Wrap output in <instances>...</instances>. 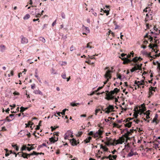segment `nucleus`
Wrapping results in <instances>:
<instances>
[{
  "label": "nucleus",
  "instance_id": "1",
  "mask_svg": "<svg viewBox=\"0 0 160 160\" xmlns=\"http://www.w3.org/2000/svg\"><path fill=\"white\" fill-rule=\"evenodd\" d=\"M119 58H121V60L122 61H123L122 64H126L128 63L129 62H130L132 61L135 62L136 60V59L137 58V57H135L133 58L132 60H131L130 59L127 58L126 57H123V58H121L120 57Z\"/></svg>",
  "mask_w": 160,
  "mask_h": 160
},
{
  "label": "nucleus",
  "instance_id": "2",
  "mask_svg": "<svg viewBox=\"0 0 160 160\" xmlns=\"http://www.w3.org/2000/svg\"><path fill=\"white\" fill-rule=\"evenodd\" d=\"M114 109V106L112 105H109L108 107L105 109V110H107L105 112L108 114L110 112V110H113Z\"/></svg>",
  "mask_w": 160,
  "mask_h": 160
},
{
  "label": "nucleus",
  "instance_id": "3",
  "mask_svg": "<svg viewBox=\"0 0 160 160\" xmlns=\"http://www.w3.org/2000/svg\"><path fill=\"white\" fill-rule=\"evenodd\" d=\"M106 96L105 99L108 100H113L116 98L115 96L108 93H106Z\"/></svg>",
  "mask_w": 160,
  "mask_h": 160
},
{
  "label": "nucleus",
  "instance_id": "4",
  "mask_svg": "<svg viewBox=\"0 0 160 160\" xmlns=\"http://www.w3.org/2000/svg\"><path fill=\"white\" fill-rule=\"evenodd\" d=\"M112 71L109 70H107L105 74L104 75V77L105 78H109V79H111L112 76L110 74V73H112Z\"/></svg>",
  "mask_w": 160,
  "mask_h": 160
},
{
  "label": "nucleus",
  "instance_id": "5",
  "mask_svg": "<svg viewBox=\"0 0 160 160\" xmlns=\"http://www.w3.org/2000/svg\"><path fill=\"white\" fill-rule=\"evenodd\" d=\"M70 141L71 144L72 146H76L79 143V141L77 142L76 140L74 138L71 139Z\"/></svg>",
  "mask_w": 160,
  "mask_h": 160
},
{
  "label": "nucleus",
  "instance_id": "6",
  "mask_svg": "<svg viewBox=\"0 0 160 160\" xmlns=\"http://www.w3.org/2000/svg\"><path fill=\"white\" fill-rule=\"evenodd\" d=\"M114 140L116 141L117 142L116 144H122L123 142H124L125 141V139L124 138H123L122 137H120L118 139L116 140V139H115Z\"/></svg>",
  "mask_w": 160,
  "mask_h": 160
},
{
  "label": "nucleus",
  "instance_id": "7",
  "mask_svg": "<svg viewBox=\"0 0 160 160\" xmlns=\"http://www.w3.org/2000/svg\"><path fill=\"white\" fill-rule=\"evenodd\" d=\"M22 38L21 39V42L22 44H26L28 42V39L27 38L24 37L22 36Z\"/></svg>",
  "mask_w": 160,
  "mask_h": 160
},
{
  "label": "nucleus",
  "instance_id": "8",
  "mask_svg": "<svg viewBox=\"0 0 160 160\" xmlns=\"http://www.w3.org/2000/svg\"><path fill=\"white\" fill-rule=\"evenodd\" d=\"M115 90H118V91L117 92H118L120 91L119 89H118L117 88H115L113 90L109 92V93L108 94H110V95H113L114 93H116L115 91Z\"/></svg>",
  "mask_w": 160,
  "mask_h": 160
},
{
  "label": "nucleus",
  "instance_id": "9",
  "mask_svg": "<svg viewBox=\"0 0 160 160\" xmlns=\"http://www.w3.org/2000/svg\"><path fill=\"white\" fill-rule=\"evenodd\" d=\"M18 134H20L21 137H23L26 135L25 131L24 130H21L18 133Z\"/></svg>",
  "mask_w": 160,
  "mask_h": 160
},
{
  "label": "nucleus",
  "instance_id": "10",
  "mask_svg": "<svg viewBox=\"0 0 160 160\" xmlns=\"http://www.w3.org/2000/svg\"><path fill=\"white\" fill-rule=\"evenodd\" d=\"M6 50V47L3 45H1L0 46V51L2 52H4Z\"/></svg>",
  "mask_w": 160,
  "mask_h": 160
},
{
  "label": "nucleus",
  "instance_id": "11",
  "mask_svg": "<svg viewBox=\"0 0 160 160\" xmlns=\"http://www.w3.org/2000/svg\"><path fill=\"white\" fill-rule=\"evenodd\" d=\"M37 10L38 11V10L37 8H33L31 12V14L32 15H37Z\"/></svg>",
  "mask_w": 160,
  "mask_h": 160
},
{
  "label": "nucleus",
  "instance_id": "12",
  "mask_svg": "<svg viewBox=\"0 0 160 160\" xmlns=\"http://www.w3.org/2000/svg\"><path fill=\"white\" fill-rule=\"evenodd\" d=\"M56 140H55V139L54 138L52 137L51 138H49V141H50L51 142L54 143L55 142H56L58 140V137L56 138Z\"/></svg>",
  "mask_w": 160,
  "mask_h": 160
},
{
  "label": "nucleus",
  "instance_id": "13",
  "mask_svg": "<svg viewBox=\"0 0 160 160\" xmlns=\"http://www.w3.org/2000/svg\"><path fill=\"white\" fill-rule=\"evenodd\" d=\"M153 87L152 86H151L150 88H149V96L148 97H150L153 94L154 92H152V89Z\"/></svg>",
  "mask_w": 160,
  "mask_h": 160
},
{
  "label": "nucleus",
  "instance_id": "14",
  "mask_svg": "<svg viewBox=\"0 0 160 160\" xmlns=\"http://www.w3.org/2000/svg\"><path fill=\"white\" fill-rule=\"evenodd\" d=\"M92 139V137L89 136L86 139H85L84 140V142H85V143H87L88 142H89Z\"/></svg>",
  "mask_w": 160,
  "mask_h": 160
},
{
  "label": "nucleus",
  "instance_id": "15",
  "mask_svg": "<svg viewBox=\"0 0 160 160\" xmlns=\"http://www.w3.org/2000/svg\"><path fill=\"white\" fill-rule=\"evenodd\" d=\"M33 92L34 93H35V94H40L42 95V92L40 91L39 89H38V90H34V91Z\"/></svg>",
  "mask_w": 160,
  "mask_h": 160
},
{
  "label": "nucleus",
  "instance_id": "16",
  "mask_svg": "<svg viewBox=\"0 0 160 160\" xmlns=\"http://www.w3.org/2000/svg\"><path fill=\"white\" fill-rule=\"evenodd\" d=\"M29 108V107H27L26 108H24L23 107H21L20 108V112H24V111L28 109Z\"/></svg>",
  "mask_w": 160,
  "mask_h": 160
},
{
  "label": "nucleus",
  "instance_id": "17",
  "mask_svg": "<svg viewBox=\"0 0 160 160\" xmlns=\"http://www.w3.org/2000/svg\"><path fill=\"white\" fill-rule=\"evenodd\" d=\"M149 111H150L148 110L144 113V114L146 115V118L147 119H148L150 118L149 116V115L150 114V113L149 112Z\"/></svg>",
  "mask_w": 160,
  "mask_h": 160
},
{
  "label": "nucleus",
  "instance_id": "18",
  "mask_svg": "<svg viewBox=\"0 0 160 160\" xmlns=\"http://www.w3.org/2000/svg\"><path fill=\"white\" fill-rule=\"evenodd\" d=\"M158 114H156L154 118L153 119V120L152 122V123H153L154 122H156V121L157 120L158 118Z\"/></svg>",
  "mask_w": 160,
  "mask_h": 160
},
{
  "label": "nucleus",
  "instance_id": "19",
  "mask_svg": "<svg viewBox=\"0 0 160 160\" xmlns=\"http://www.w3.org/2000/svg\"><path fill=\"white\" fill-rule=\"evenodd\" d=\"M36 152L33 151L32 153H31L30 154H28V153H24V154H25L26 155H27V156H28L29 157H30L31 156H32L33 155H35Z\"/></svg>",
  "mask_w": 160,
  "mask_h": 160
},
{
  "label": "nucleus",
  "instance_id": "20",
  "mask_svg": "<svg viewBox=\"0 0 160 160\" xmlns=\"http://www.w3.org/2000/svg\"><path fill=\"white\" fill-rule=\"evenodd\" d=\"M132 124V122H129L128 123H127L126 124H125V125L126 127H128V128H129L131 127Z\"/></svg>",
  "mask_w": 160,
  "mask_h": 160
},
{
  "label": "nucleus",
  "instance_id": "21",
  "mask_svg": "<svg viewBox=\"0 0 160 160\" xmlns=\"http://www.w3.org/2000/svg\"><path fill=\"white\" fill-rule=\"evenodd\" d=\"M33 124V123L30 121H29L28 123H26L25 125H26V128L28 127L30 125H32Z\"/></svg>",
  "mask_w": 160,
  "mask_h": 160
},
{
  "label": "nucleus",
  "instance_id": "22",
  "mask_svg": "<svg viewBox=\"0 0 160 160\" xmlns=\"http://www.w3.org/2000/svg\"><path fill=\"white\" fill-rule=\"evenodd\" d=\"M42 146L47 147L46 144L45 143H43L42 144L39 145L37 148L38 150L39 149L41 148H42Z\"/></svg>",
  "mask_w": 160,
  "mask_h": 160
},
{
  "label": "nucleus",
  "instance_id": "23",
  "mask_svg": "<svg viewBox=\"0 0 160 160\" xmlns=\"http://www.w3.org/2000/svg\"><path fill=\"white\" fill-rule=\"evenodd\" d=\"M133 155V152L132 151V150L131 149V150L130 152L128 154L127 157H132Z\"/></svg>",
  "mask_w": 160,
  "mask_h": 160
},
{
  "label": "nucleus",
  "instance_id": "24",
  "mask_svg": "<svg viewBox=\"0 0 160 160\" xmlns=\"http://www.w3.org/2000/svg\"><path fill=\"white\" fill-rule=\"evenodd\" d=\"M30 17V16L29 14H26L23 17V19L25 20L28 19Z\"/></svg>",
  "mask_w": 160,
  "mask_h": 160
},
{
  "label": "nucleus",
  "instance_id": "25",
  "mask_svg": "<svg viewBox=\"0 0 160 160\" xmlns=\"http://www.w3.org/2000/svg\"><path fill=\"white\" fill-rule=\"evenodd\" d=\"M136 65L139 68V70H142V63L140 64H138L137 63H135Z\"/></svg>",
  "mask_w": 160,
  "mask_h": 160
},
{
  "label": "nucleus",
  "instance_id": "26",
  "mask_svg": "<svg viewBox=\"0 0 160 160\" xmlns=\"http://www.w3.org/2000/svg\"><path fill=\"white\" fill-rule=\"evenodd\" d=\"M44 12V11L43 10H42L41 12V14H40L39 13H38L37 14V15H36L35 17H36V18H39V17H40L42 15V13Z\"/></svg>",
  "mask_w": 160,
  "mask_h": 160
},
{
  "label": "nucleus",
  "instance_id": "27",
  "mask_svg": "<svg viewBox=\"0 0 160 160\" xmlns=\"http://www.w3.org/2000/svg\"><path fill=\"white\" fill-rule=\"evenodd\" d=\"M83 27H84V28L86 29V32H87V33H89L90 32V31L89 29V28L88 27H85L84 25H83Z\"/></svg>",
  "mask_w": 160,
  "mask_h": 160
},
{
  "label": "nucleus",
  "instance_id": "28",
  "mask_svg": "<svg viewBox=\"0 0 160 160\" xmlns=\"http://www.w3.org/2000/svg\"><path fill=\"white\" fill-rule=\"evenodd\" d=\"M142 60V58H141L140 57H139L138 58L137 57V58L136 59V60L135 62H133L135 63H136L138 62V61H141V60Z\"/></svg>",
  "mask_w": 160,
  "mask_h": 160
},
{
  "label": "nucleus",
  "instance_id": "29",
  "mask_svg": "<svg viewBox=\"0 0 160 160\" xmlns=\"http://www.w3.org/2000/svg\"><path fill=\"white\" fill-rule=\"evenodd\" d=\"M110 9H108L107 10H105L104 11V12L106 13V16H108L109 13V11H110Z\"/></svg>",
  "mask_w": 160,
  "mask_h": 160
},
{
  "label": "nucleus",
  "instance_id": "30",
  "mask_svg": "<svg viewBox=\"0 0 160 160\" xmlns=\"http://www.w3.org/2000/svg\"><path fill=\"white\" fill-rule=\"evenodd\" d=\"M21 152L22 153V154L21 156V157L23 158H28L27 155L24 154V153H26L23 152Z\"/></svg>",
  "mask_w": 160,
  "mask_h": 160
},
{
  "label": "nucleus",
  "instance_id": "31",
  "mask_svg": "<svg viewBox=\"0 0 160 160\" xmlns=\"http://www.w3.org/2000/svg\"><path fill=\"white\" fill-rule=\"evenodd\" d=\"M82 134V131H79L78 132V134H76V136L77 137H80Z\"/></svg>",
  "mask_w": 160,
  "mask_h": 160
},
{
  "label": "nucleus",
  "instance_id": "32",
  "mask_svg": "<svg viewBox=\"0 0 160 160\" xmlns=\"http://www.w3.org/2000/svg\"><path fill=\"white\" fill-rule=\"evenodd\" d=\"M67 110H68V109H67L66 108L64 109H63V110H62V112H61V114H62V115L63 116L65 115V112Z\"/></svg>",
  "mask_w": 160,
  "mask_h": 160
},
{
  "label": "nucleus",
  "instance_id": "33",
  "mask_svg": "<svg viewBox=\"0 0 160 160\" xmlns=\"http://www.w3.org/2000/svg\"><path fill=\"white\" fill-rule=\"evenodd\" d=\"M117 78H119L122 80V76L120 74H117Z\"/></svg>",
  "mask_w": 160,
  "mask_h": 160
},
{
  "label": "nucleus",
  "instance_id": "34",
  "mask_svg": "<svg viewBox=\"0 0 160 160\" xmlns=\"http://www.w3.org/2000/svg\"><path fill=\"white\" fill-rule=\"evenodd\" d=\"M90 42H89L87 44V46L85 47H83L82 48H83V49L84 48H92V47H91L90 46H89V44H90Z\"/></svg>",
  "mask_w": 160,
  "mask_h": 160
},
{
  "label": "nucleus",
  "instance_id": "35",
  "mask_svg": "<svg viewBox=\"0 0 160 160\" xmlns=\"http://www.w3.org/2000/svg\"><path fill=\"white\" fill-rule=\"evenodd\" d=\"M35 148H31L29 147H27V149L28 151H30L34 149Z\"/></svg>",
  "mask_w": 160,
  "mask_h": 160
},
{
  "label": "nucleus",
  "instance_id": "36",
  "mask_svg": "<svg viewBox=\"0 0 160 160\" xmlns=\"http://www.w3.org/2000/svg\"><path fill=\"white\" fill-rule=\"evenodd\" d=\"M149 11H150V9L149 7H147L143 10V11L145 12H149Z\"/></svg>",
  "mask_w": 160,
  "mask_h": 160
},
{
  "label": "nucleus",
  "instance_id": "37",
  "mask_svg": "<svg viewBox=\"0 0 160 160\" xmlns=\"http://www.w3.org/2000/svg\"><path fill=\"white\" fill-rule=\"evenodd\" d=\"M40 40L42 41L43 42H46L45 39L44 38L41 37L39 38Z\"/></svg>",
  "mask_w": 160,
  "mask_h": 160
},
{
  "label": "nucleus",
  "instance_id": "38",
  "mask_svg": "<svg viewBox=\"0 0 160 160\" xmlns=\"http://www.w3.org/2000/svg\"><path fill=\"white\" fill-rule=\"evenodd\" d=\"M26 149H27V147L24 145L21 148V151H22L25 150Z\"/></svg>",
  "mask_w": 160,
  "mask_h": 160
},
{
  "label": "nucleus",
  "instance_id": "39",
  "mask_svg": "<svg viewBox=\"0 0 160 160\" xmlns=\"http://www.w3.org/2000/svg\"><path fill=\"white\" fill-rule=\"evenodd\" d=\"M62 78H63L64 79H66L67 78L65 72L63 74H62Z\"/></svg>",
  "mask_w": 160,
  "mask_h": 160
},
{
  "label": "nucleus",
  "instance_id": "40",
  "mask_svg": "<svg viewBox=\"0 0 160 160\" xmlns=\"http://www.w3.org/2000/svg\"><path fill=\"white\" fill-rule=\"evenodd\" d=\"M97 132L93 133V136L95 138L98 137L99 136Z\"/></svg>",
  "mask_w": 160,
  "mask_h": 160
},
{
  "label": "nucleus",
  "instance_id": "41",
  "mask_svg": "<svg viewBox=\"0 0 160 160\" xmlns=\"http://www.w3.org/2000/svg\"><path fill=\"white\" fill-rule=\"evenodd\" d=\"M133 68V69L134 70H135V71L138 70H139V68H138V67L136 65H135L134 67L133 68Z\"/></svg>",
  "mask_w": 160,
  "mask_h": 160
},
{
  "label": "nucleus",
  "instance_id": "42",
  "mask_svg": "<svg viewBox=\"0 0 160 160\" xmlns=\"http://www.w3.org/2000/svg\"><path fill=\"white\" fill-rule=\"evenodd\" d=\"M61 17L63 19H64L65 18V15L63 12H62L61 13Z\"/></svg>",
  "mask_w": 160,
  "mask_h": 160
},
{
  "label": "nucleus",
  "instance_id": "43",
  "mask_svg": "<svg viewBox=\"0 0 160 160\" xmlns=\"http://www.w3.org/2000/svg\"><path fill=\"white\" fill-rule=\"evenodd\" d=\"M35 77H36L37 78V79H38V81L40 83H42L40 78L38 77V76H36V75H35Z\"/></svg>",
  "mask_w": 160,
  "mask_h": 160
},
{
  "label": "nucleus",
  "instance_id": "44",
  "mask_svg": "<svg viewBox=\"0 0 160 160\" xmlns=\"http://www.w3.org/2000/svg\"><path fill=\"white\" fill-rule=\"evenodd\" d=\"M70 105L72 107H75L76 106V103L73 102H71L70 103Z\"/></svg>",
  "mask_w": 160,
  "mask_h": 160
},
{
  "label": "nucleus",
  "instance_id": "45",
  "mask_svg": "<svg viewBox=\"0 0 160 160\" xmlns=\"http://www.w3.org/2000/svg\"><path fill=\"white\" fill-rule=\"evenodd\" d=\"M104 87V85H103V86H101V87H99L97 89V90H96L95 91V92H98V91H99L100 89H102V88L103 87Z\"/></svg>",
  "mask_w": 160,
  "mask_h": 160
},
{
  "label": "nucleus",
  "instance_id": "46",
  "mask_svg": "<svg viewBox=\"0 0 160 160\" xmlns=\"http://www.w3.org/2000/svg\"><path fill=\"white\" fill-rule=\"evenodd\" d=\"M133 116H134L135 118H138V113H134L133 114Z\"/></svg>",
  "mask_w": 160,
  "mask_h": 160
},
{
  "label": "nucleus",
  "instance_id": "47",
  "mask_svg": "<svg viewBox=\"0 0 160 160\" xmlns=\"http://www.w3.org/2000/svg\"><path fill=\"white\" fill-rule=\"evenodd\" d=\"M101 110V109L100 108H99L98 109H96L95 111V114L96 115H97V114L98 113V112Z\"/></svg>",
  "mask_w": 160,
  "mask_h": 160
},
{
  "label": "nucleus",
  "instance_id": "48",
  "mask_svg": "<svg viewBox=\"0 0 160 160\" xmlns=\"http://www.w3.org/2000/svg\"><path fill=\"white\" fill-rule=\"evenodd\" d=\"M97 132L98 134V135H99L101 134L102 133V131L100 129H99L98 131Z\"/></svg>",
  "mask_w": 160,
  "mask_h": 160
},
{
  "label": "nucleus",
  "instance_id": "49",
  "mask_svg": "<svg viewBox=\"0 0 160 160\" xmlns=\"http://www.w3.org/2000/svg\"><path fill=\"white\" fill-rule=\"evenodd\" d=\"M157 63L158 65H160V63H159L158 61H156V62H153V64L154 65H156V64Z\"/></svg>",
  "mask_w": 160,
  "mask_h": 160
},
{
  "label": "nucleus",
  "instance_id": "50",
  "mask_svg": "<svg viewBox=\"0 0 160 160\" xmlns=\"http://www.w3.org/2000/svg\"><path fill=\"white\" fill-rule=\"evenodd\" d=\"M131 132L127 131V133H125L124 135L128 136V135H129L130 134H131Z\"/></svg>",
  "mask_w": 160,
  "mask_h": 160
},
{
  "label": "nucleus",
  "instance_id": "51",
  "mask_svg": "<svg viewBox=\"0 0 160 160\" xmlns=\"http://www.w3.org/2000/svg\"><path fill=\"white\" fill-rule=\"evenodd\" d=\"M35 155H41V154H43V155H44V153H42V152H36V153H35Z\"/></svg>",
  "mask_w": 160,
  "mask_h": 160
},
{
  "label": "nucleus",
  "instance_id": "52",
  "mask_svg": "<svg viewBox=\"0 0 160 160\" xmlns=\"http://www.w3.org/2000/svg\"><path fill=\"white\" fill-rule=\"evenodd\" d=\"M93 132L91 131L88 133V135L89 136H93Z\"/></svg>",
  "mask_w": 160,
  "mask_h": 160
},
{
  "label": "nucleus",
  "instance_id": "53",
  "mask_svg": "<svg viewBox=\"0 0 160 160\" xmlns=\"http://www.w3.org/2000/svg\"><path fill=\"white\" fill-rule=\"evenodd\" d=\"M154 145L155 149H157L158 148V144H154Z\"/></svg>",
  "mask_w": 160,
  "mask_h": 160
},
{
  "label": "nucleus",
  "instance_id": "54",
  "mask_svg": "<svg viewBox=\"0 0 160 160\" xmlns=\"http://www.w3.org/2000/svg\"><path fill=\"white\" fill-rule=\"evenodd\" d=\"M13 94L14 95H19L20 94L17 92H15L13 93Z\"/></svg>",
  "mask_w": 160,
  "mask_h": 160
},
{
  "label": "nucleus",
  "instance_id": "55",
  "mask_svg": "<svg viewBox=\"0 0 160 160\" xmlns=\"http://www.w3.org/2000/svg\"><path fill=\"white\" fill-rule=\"evenodd\" d=\"M126 142H128V140H130V137H129L128 136H126Z\"/></svg>",
  "mask_w": 160,
  "mask_h": 160
},
{
  "label": "nucleus",
  "instance_id": "56",
  "mask_svg": "<svg viewBox=\"0 0 160 160\" xmlns=\"http://www.w3.org/2000/svg\"><path fill=\"white\" fill-rule=\"evenodd\" d=\"M85 62L90 64H91V60L88 59V60L85 61Z\"/></svg>",
  "mask_w": 160,
  "mask_h": 160
},
{
  "label": "nucleus",
  "instance_id": "57",
  "mask_svg": "<svg viewBox=\"0 0 160 160\" xmlns=\"http://www.w3.org/2000/svg\"><path fill=\"white\" fill-rule=\"evenodd\" d=\"M107 79V80L106 81L104 82V85L106 84L107 82L109 81V79H110L109 78H106Z\"/></svg>",
  "mask_w": 160,
  "mask_h": 160
},
{
  "label": "nucleus",
  "instance_id": "58",
  "mask_svg": "<svg viewBox=\"0 0 160 160\" xmlns=\"http://www.w3.org/2000/svg\"><path fill=\"white\" fill-rule=\"evenodd\" d=\"M137 82H138V85L139 84L140 85H144V84L143 83L141 82V81H138Z\"/></svg>",
  "mask_w": 160,
  "mask_h": 160
},
{
  "label": "nucleus",
  "instance_id": "59",
  "mask_svg": "<svg viewBox=\"0 0 160 160\" xmlns=\"http://www.w3.org/2000/svg\"><path fill=\"white\" fill-rule=\"evenodd\" d=\"M127 55L126 54H125L124 53H122L121 54V56L122 57V58L124 57L125 56Z\"/></svg>",
  "mask_w": 160,
  "mask_h": 160
},
{
  "label": "nucleus",
  "instance_id": "60",
  "mask_svg": "<svg viewBox=\"0 0 160 160\" xmlns=\"http://www.w3.org/2000/svg\"><path fill=\"white\" fill-rule=\"evenodd\" d=\"M26 135H27V136L28 137V138H30L31 136V134L30 132H28V133H26Z\"/></svg>",
  "mask_w": 160,
  "mask_h": 160
},
{
  "label": "nucleus",
  "instance_id": "61",
  "mask_svg": "<svg viewBox=\"0 0 160 160\" xmlns=\"http://www.w3.org/2000/svg\"><path fill=\"white\" fill-rule=\"evenodd\" d=\"M157 90V87H153L152 89V91H153L154 92H155L156 90Z\"/></svg>",
  "mask_w": 160,
  "mask_h": 160
},
{
  "label": "nucleus",
  "instance_id": "62",
  "mask_svg": "<svg viewBox=\"0 0 160 160\" xmlns=\"http://www.w3.org/2000/svg\"><path fill=\"white\" fill-rule=\"evenodd\" d=\"M2 131H6L7 130V129L5 127H3L2 128Z\"/></svg>",
  "mask_w": 160,
  "mask_h": 160
},
{
  "label": "nucleus",
  "instance_id": "63",
  "mask_svg": "<svg viewBox=\"0 0 160 160\" xmlns=\"http://www.w3.org/2000/svg\"><path fill=\"white\" fill-rule=\"evenodd\" d=\"M68 135H67L66 134H65L64 135V138L65 139H68Z\"/></svg>",
  "mask_w": 160,
  "mask_h": 160
},
{
  "label": "nucleus",
  "instance_id": "64",
  "mask_svg": "<svg viewBox=\"0 0 160 160\" xmlns=\"http://www.w3.org/2000/svg\"><path fill=\"white\" fill-rule=\"evenodd\" d=\"M73 48H74V47H73V45H72L70 48V51H73L74 49Z\"/></svg>",
  "mask_w": 160,
  "mask_h": 160
}]
</instances>
